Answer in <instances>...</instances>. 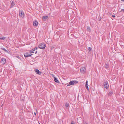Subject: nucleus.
<instances>
[{"instance_id":"obj_1","label":"nucleus","mask_w":124,"mask_h":124,"mask_svg":"<svg viewBox=\"0 0 124 124\" xmlns=\"http://www.w3.org/2000/svg\"><path fill=\"white\" fill-rule=\"evenodd\" d=\"M104 87L107 89H108L109 88V85L108 82L107 80H104Z\"/></svg>"},{"instance_id":"obj_2","label":"nucleus","mask_w":124,"mask_h":124,"mask_svg":"<svg viewBox=\"0 0 124 124\" xmlns=\"http://www.w3.org/2000/svg\"><path fill=\"white\" fill-rule=\"evenodd\" d=\"M78 82L77 81H70L69 83L67 84V86H68L72 85L74 84H76L78 83Z\"/></svg>"},{"instance_id":"obj_3","label":"nucleus","mask_w":124,"mask_h":124,"mask_svg":"<svg viewBox=\"0 0 124 124\" xmlns=\"http://www.w3.org/2000/svg\"><path fill=\"white\" fill-rule=\"evenodd\" d=\"M46 46V44L44 43H41L38 46V47L42 49H45Z\"/></svg>"},{"instance_id":"obj_4","label":"nucleus","mask_w":124,"mask_h":124,"mask_svg":"<svg viewBox=\"0 0 124 124\" xmlns=\"http://www.w3.org/2000/svg\"><path fill=\"white\" fill-rule=\"evenodd\" d=\"M19 14L20 16L23 18L24 16V14L23 11L22 10H20L19 11Z\"/></svg>"},{"instance_id":"obj_5","label":"nucleus","mask_w":124,"mask_h":124,"mask_svg":"<svg viewBox=\"0 0 124 124\" xmlns=\"http://www.w3.org/2000/svg\"><path fill=\"white\" fill-rule=\"evenodd\" d=\"M86 71V69L84 67H82L81 68L80 72L83 73H85Z\"/></svg>"},{"instance_id":"obj_6","label":"nucleus","mask_w":124,"mask_h":124,"mask_svg":"<svg viewBox=\"0 0 124 124\" xmlns=\"http://www.w3.org/2000/svg\"><path fill=\"white\" fill-rule=\"evenodd\" d=\"M6 62V59L3 58H2L1 59L0 61L1 63L4 65L5 64Z\"/></svg>"},{"instance_id":"obj_7","label":"nucleus","mask_w":124,"mask_h":124,"mask_svg":"<svg viewBox=\"0 0 124 124\" xmlns=\"http://www.w3.org/2000/svg\"><path fill=\"white\" fill-rule=\"evenodd\" d=\"M35 71L36 73L38 74L41 75V71H40L38 69H35Z\"/></svg>"},{"instance_id":"obj_8","label":"nucleus","mask_w":124,"mask_h":124,"mask_svg":"<svg viewBox=\"0 0 124 124\" xmlns=\"http://www.w3.org/2000/svg\"><path fill=\"white\" fill-rule=\"evenodd\" d=\"M33 24L34 26H36L38 25V23L36 20H35L33 22Z\"/></svg>"},{"instance_id":"obj_9","label":"nucleus","mask_w":124,"mask_h":124,"mask_svg":"<svg viewBox=\"0 0 124 124\" xmlns=\"http://www.w3.org/2000/svg\"><path fill=\"white\" fill-rule=\"evenodd\" d=\"M24 56L25 57H30L31 55H29V53L28 52H26L24 54Z\"/></svg>"},{"instance_id":"obj_10","label":"nucleus","mask_w":124,"mask_h":124,"mask_svg":"<svg viewBox=\"0 0 124 124\" xmlns=\"http://www.w3.org/2000/svg\"><path fill=\"white\" fill-rule=\"evenodd\" d=\"M48 18V17L47 16H44L42 17V19L44 20H46Z\"/></svg>"},{"instance_id":"obj_11","label":"nucleus","mask_w":124,"mask_h":124,"mask_svg":"<svg viewBox=\"0 0 124 124\" xmlns=\"http://www.w3.org/2000/svg\"><path fill=\"white\" fill-rule=\"evenodd\" d=\"M104 67L107 69H108L109 68V64L108 63H106Z\"/></svg>"},{"instance_id":"obj_12","label":"nucleus","mask_w":124,"mask_h":124,"mask_svg":"<svg viewBox=\"0 0 124 124\" xmlns=\"http://www.w3.org/2000/svg\"><path fill=\"white\" fill-rule=\"evenodd\" d=\"M54 80L57 83H59V81L58 80V79L55 77H54Z\"/></svg>"},{"instance_id":"obj_13","label":"nucleus","mask_w":124,"mask_h":124,"mask_svg":"<svg viewBox=\"0 0 124 124\" xmlns=\"http://www.w3.org/2000/svg\"><path fill=\"white\" fill-rule=\"evenodd\" d=\"M15 5V4L14 3V2L13 1H12V2L11 3V8L13 7V6H14V5Z\"/></svg>"},{"instance_id":"obj_14","label":"nucleus","mask_w":124,"mask_h":124,"mask_svg":"<svg viewBox=\"0 0 124 124\" xmlns=\"http://www.w3.org/2000/svg\"><path fill=\"white\" fill-rule=\"evenodd\" d=\"M91 29H90V27H88L87 29V31H88L89 32L91 31Z\"/></svg>"},{"instance_id":"obj_15","label":"nucleus","mask_w":124,"mask_h":124,"mask_svg":"<svg viewBox=\"0 0 124 124\" xmlns=\"http://www.w3.org/2000/svg\"><path fill=\"white\" fill-rule=\"evenodd\" d=\"M64 37L63 36L61 37L60 39H61V41H62L63 40V38H64Z\"/></svg>"},{"instance_id":"obj_16","label":"nucleus","mask_w":124,"mask_h":124,"mask_svg":"<svg viewBox=\"0 0 124 124\" xmlns=\"http://www.w3.org/2000/svg\"><path fill=\"white\" fill-rule=\"evenodd\" d=\"M113 93V92H110L108 94V95L110 96L112 95Z\"/></svg>"},{"instance_id":"obj_17","label":"nucleus","mask_w":124,"mask_h":124,"mask_svg":"<svg viewBox=\"0 0 124 124\" xmlns=\"http://www.w3.org/2000/svg\"><path fill=\"white\" fill-rule=\"evenodd\" d=\"M92 48L90 47H89L88 48V49L89 51V52H90V53H91L92 50Z\"/></svg>"},{"instance_id":"obj_18","label":"nucleus","mask_w":124,"mask_h":124,"mask_svg":"<svg viewBox=\"0 0 124 124\" xmlns=\"http://www.w3.org/2000/svg\"><path fill=\"white\" fill-rule=\"evenodd\" d=\"M69 106V104L68 103H66L65 104V106L66 107H68Z\"/></svg>"},{"instance_id":"obj_19","label":"nucleus","mask_w":124,"mask_h":124,"mask_svg":"<svg viewBox=\"0 0 124 124\" xmlns=\"http://www.w3.org/2000/svg\"><path fill=\"white\" fill-rule=\"evenodd\" d=\"M6 38L5 37H3L2 38L0 37V39L2 40H4Z\"/></svg>"},{"instance_id":"obj_20","label":"nucleus","mask_w":124,"mask_h":124,"mask_svg":"<svg viewBox=\"0 0 124 124\" xmlns=\"http://www.w3.org/2000/svg\"><path fill=\"white\" fill-rule=\"evenodd\" d=\"M1 49H2V50H3L4 51H5L6 52H7V50L5 48H1Z\"/></svg>"},{"instance_id":"obj_21","label":"nucleus","mask_w":124,"mask_h":124,"mask_svg":"<svg viewBox=\"0 0 124 124\" xmlns=\"http://www.w3.org/2000/svg\"><path fill=\"white\" fill-rule=\"evenodd\" d=\"M120 12H124V9H121Z\"/></svg>"},{"instance_id":"obj_22","label":"nucleus","mask_w":124,"mask_h":124,"mask_svg":"<svg viewBox=\"0 0 124 124\" xmlns=\"http://www.w3.org/2000/svg\"><path fill=\"white\" fill-rule=\"evenodd\" d=\"M85 87L88 90H89V88L88 85L85 86Z\"/></svg>"},{"instance_id":"obj_23","label":"nucleus","mask_w":124,"mask_h":124,"mask_svg":"<svg viewBox=\"0 0 124 124\" xmlns=\"http://www.w3.org/2000/svg\"><path fill=\"white\" fill-rule=\"evenodd\" d=\"M30 53H34V51L33 50H32L31 51H30L29 52Z\"/></svg>"},{"instance_id":"obj_24","label":"nucleus","mask_w":124,"mask_h":124,"mask_svg":"<svg viewBox=\"0 0 124 124\" xmlns=\"http://www.w3.org/2000/svg\"><path fill=\"white\" fill-rule=\"evenodd\" d=\"M88 85V81H87L86 82L85 86Z\"/></svg>"},{"instance_id":"obj_25","label":"nucleus","mask_w":124,"mask_h":124,"mask_svg":"<svg viewBox=\"0 0 124 124\" xmlns=\"http://www.w3.org/2000/svg\"><path fill=\"white\" fill-rule=\"evenodd\" d=\"M112 16L114 18L115 17V16L114 15H112Z\"/></svg>"},{"instance_id":"obj_26","label":"nucleus","mask_w":124,"mask_h":124,"mask_svg":"<svg viewBox=\"0 0 124 124\" xmlns=\"http://www.w3.org/2000/svg\"><path fill=\"white\" fill-rule=\"evenodd\" d=\"M34 48L35 50H37V47H35Z\"/></svg>"},{"instance_id":"obj_27","label":"nucleus","mask_w":124,"mask_h":124,"mask_svg":"<svg viewBox=\"0 0 124 124\" xmlns=\"http://www.w3.org/2000/svg\"><path fill=\"white\" fill-rule=\"evenodd\" d=\"M32 55H33V54H31V53H29V55H31V56Z\"/></svg>"},{"instance_id":"obj_28","label":"nucleus","mask_w":124,"mask_h":124,"mask_svg":"<svg viewBox=\"0 0 124 124\" xmlns=\"http://www.w3.org/2000/svg\"><path fill=\"white\" fill-rule=\"evenodd\" d=\"M35 50L34 49H34H32V51L33 50V51H35Z\"/></svg>"},{"instance_id":"obj_29","label":"nucleus","mask_w":124,"mask_h":124,"mask_svg":"<svg viewBox=\"0 0 124 124\" xmlns=\"http://www.w3.org/2000/svg\"><path fill=\"white\" fill-rule=\"evenodd\" d=\"M71 124H74V123H72V122L71 123Z\"/></svg>"},{"instance_id":"obj_30","label":"nucleus","mask_w":124,"mask_h":124,"mask_svg":"<svg viewBox=\"0 0 124 124\" xmlns=\"http://www.w3.org/2000/svg\"><path fill=\"white\" fill-rule=\"evenodd\" d=\"M37 53V51H36V52H35V54H36Z\"/></svg>"},{"instance_id":"obj_31","label":"nucleus","mask_w":124,"mask_h":124,"mask_svg":"<svg viewBox=\"0 0 124 124\" xmlns=\"http://www.w3.org/2000/svg\"><path fill=\"white\" fill-rule=\"evenodd\" d=\"M121 0V1H124V0Z\"/></svg>"},{"instance_id":"obj_32","label":"nucleus","mask_w":124,"mask_h":124,"mask_svg":"<svg viewBox=\"0 0 124 124\" xmlns=\"http://www.w3.org/2000/svg\"><path fill=\"white\" fill-rule=\"evenodd\" d=\"M87 124V123H86V122L85 123V124Z\"/></svg>"},{"instance_id":"obj_33","label":"nucleus","mask_w":124,"mask_h":124,"mask_svg":"<svg viewBox=\"0 0 124 124\" xmlns=\"http://www.w3.org/2000/svg\"><path fill=\"white\" fill-rule=\"evenodd\" d=\"M34 114H35V115H36V114L35 113H34Z\"/></svg>"},{"instance_id":"obj_34","label":"nucleus","mask_w":124,"mask_h":124,"mask_svg":"<svg viewBox=\"0 0 124 124\" xmlns=\"http://www.w3.org/2000/svg\"><path fill=\"white\" fill-rule=\"evenodd\" d=\"M39 124H41L39 122Z\"/></svg>"}]
</instances>
